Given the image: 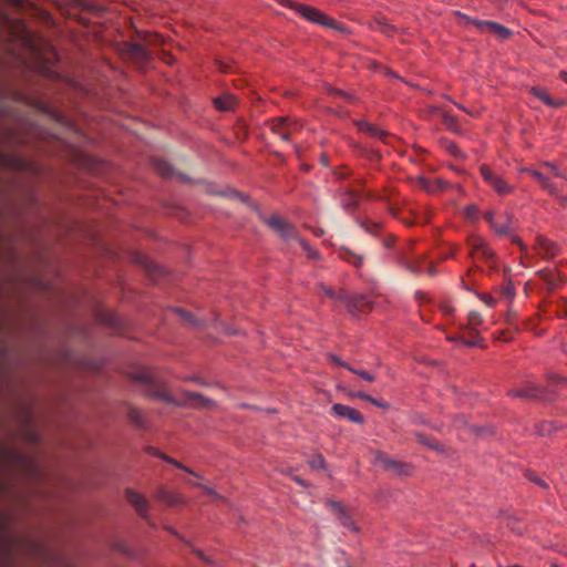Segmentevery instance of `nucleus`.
Here are the masks:
<instances>
[{
  "instance_id": "22",
  "label": "nucleus",
  "mask_w": 567,
  "mask_h": 567,
  "mask_svg": "<svg viewBox=\"0 0 567 567\" xmlns=\"http://www.w3.org/2000/svg\"><path fill=\"white\" fill-rule=\"evenodd\" d=\"M329 506L338 514V517L343 526L354 529L350 516L344 512L339 503L330 501Z\"/></svg>"
},
{
  "instance_id": "63",
  "label": "nucleus",
  "mask_w": 567,
  "mask_h": 567,
  "mask_svg": "<svg viewBox=\"0 0 567 567\" xmlns=\"http://www.w3.org/2000/svg\"><path fill=\"white\" fill-rule=\"evenodd\" d=\"M455 257V250L453 249L449 255H446L444 258H454Z\"/></svg>"
},
{
  "instance_id": "62",
  "label": "nucleus",
  "mask_w": 567,
  "mask_h": 567,
  "mask_svg": "<svg viewBox=\"0 0 567 567\" xmlns=\"http://www.w3.org/2000/svg\"><path fill=\"white\" fill-rule=\"evenodd\" d=\"M560 79L564 80L565 82H567V72L566 71L560 72Z\"/></svg>"
},
{
  "instance_id": "38",
  "label": "nucleus",
  "mask_w": 567,
  "mask_h": 567,
  "mask_svg": "<svg viewBox=\"0 0 567 567\" xmlns=\"http://www.w3.org/2000/svg\"><path fill=\"white\" fill-rule=\"evenodd\" d=\"M526 477L530 481L537 484L538 486L543 488H547L548 484L540 477H538L534 472H527Z\"/></svg>"
},
{
  "instance_id": "8",
  "label": "nucleus",
  "mask_w": 567,
  "mask_h": 567,
  "mask_svg": "<svg viewBox=\"0 0 567 567\" xmlns=\"http://www.w3.org/2000/svg\"><path fill=\"white\" fill-rule=\"evenodd\" d=\"M122 54L141 65L147 63L150 59L148 52L140 43H124Z\"/></svg>"
},
{
  "instance_id": "55",
  "label": "nucleus",
  "mask_w": 567,
  "mask_h": 567,
  "mask_svg": "<svg viewBox=\"0 0 567 567\" xmlns=\"http://www.w3.org/2000/svg\"><path fill=\"white\" fill-rule=\"evenodd\" d=\"M457 340H460L463 344H466V346H472V347L476 346L475 341L465 340L462 337L457 338Z\"/></svg>"
},
{
  "instance_id": "37",
  "label": "nucleus",
  "mask_w": 567,
  "mask_h": 567,
  "mask_svg": "<svg viewBox=\"0 0 567 567\" xmlns=\"http://www.w3.org/2000/svg\"><path fill=\"white\" fill-rule=\"evenodd\" d=\"M405 268L413 274H421L423 271L421 261H408Z\"/></svg>"
},
{
  "instance_id": "53",
  "label": "nucleus",
  "mask_w": 567,
  "mask_h": 567,
  "mask_svg": "<svg viewBox=\"0 0 567 567\" xmlns=\"http://www.w3.org/2000/svg\"><path fill=\"white\" fill-rule=\"evenodd\" d=\"M332 93L336 94V95H339V96H342L349 101H352V96H350L348 93L341 91V90H338V89H334L332 90Z\"/></svg>"
},
{
  "instance_id": "64",
  "label": "nucleus",
  "mask_w": 567,
  "mask_h": 567,
  "mask_svg": "<svg viewBox=\"0 0 567 567\" xmlns=\"http://www.w3.org/2000/svg\"><path fill=\"white\" fill-rule=\"evenodd\" d=\"M347 176H348V174H347V173H340V174H338V177H339V178H346Z\"/></svg>"
},
{
  "instance_id": "30",
  "label": "nucleus",
  "mask_w": 567,
  "mask_h": 567,
  "mask_svg": "<svg viewBox=\"0 0 567 567\" xmlns=\"http://www.w3.org/2000/svg\"><path fill=\"white\" fill-rule=\"evenodd\" d=\"M175 311L178 313V316L181 318H183L189 324H192L194 327H202L203 326L202 321L195 319L194 316L192 313L187 312L186 310H183L181 308H176Z\"/></svg>"
},
{
  "instance_id": "52",
  "label": "nucleus",
  "mask_w": 567,
  "mask_h": 567,
  "mask_svg": "<svg viewBox=\"0 0 567 567\" xmlns=\"http://www.w3.org/2000/svg\"><path fill=\"white\" fill-rule=\"evenodd\" d=\"M549 383H558V382H565L566 380L557 374H549L548 375Z\"/></svg>"
},
{
  "instance_id": "5",
  "label": "nucleus",
  "mask_w": 567,
  "mask_h": 567,
  "mask_svg": "<svg viewBox=\"0 0 567 567\" xmlns=\"http://www.w3.org/2000/svg\"><path fill=\"white\" fill-rule=\"evenodd\" d=\"M508 394L524 400L547 399V389L527 381L523 386L509 390Z\"/></svg>"
},
{
  "instance_id": "21",
  "label": "nucleus",
  "mask_w": 567,
  "mask_h": 567,
  "mask_svg": "<svg viewBox=\"0 0 567 567\" xmlns=\"http://www.w3.org/2000/svg\"><path fill=\"white\" fill-rule=\"evenodd\" d=\"M497 224L493 228L498 235H508L513 229V218L508 214H504L497 219Z\"/></svg>"
},
{
  "instance_id": "27",
  "label": "nucleus",
  "mask_w": 567,
  "mask_h": 567,
  "mask_svg": "<svg viewBox=\"0 0 567 567\" xmlns=\"http://www.w3.org/2000/svg\"><path fill=\"white\" fill-rule=\"evenodd\" d=\"M455 14L457 17H460L465 23H472L474 24L477 29L480 30H485V29H488L489 30V23L492 21H483V20H477V19H473L460 11H456Z\"/></svg>"
},
{
  "instance_id": "43",
  "label": "nucleus",
  "mask_w": 567,
  "mask_h": 567,
  "mask_svg": "<svg viewBox=\"0 0 567 567\" xmlns=\"http://www.w3.org/2000/svg\"><path fill=\"white\" fill-rule=\"evenodd\" d=\"M329 359L332 363L339 365V367H343L348 370V367H351L350 364L346 363L341 358L334 355V354H330L329 355Z\"/></svg>"
},
{
  "instance_id": "48",
  "label": "nucleus",
  "mask_w": 567,
  "mask_h": 567,
  "mask_svg": "<svg viewBox=\"0 0 567 567\" xmlns=\"http://www.w3.org/2000/svg\"><path fill=\"white\" fill-rule=\"evenodd\" d=\"M368 402H370L371 404H373L378 408H382V409H386L389 406V404L386 402L379 401L372 396H370V400Z\"/></svg>"
},
{
  "instance_id": "17",
  "label": "nucleus",
  "mask_w": 567,
  "mask_h": 567,
  "mask_svg": "<svg viewBox=\"0 0 567 567\" xmlns=\"http://www.w3.org/2000/svg\"><path fill=\"white\" fill-rule=\"evenodd\" d=\"M357 127L360 132L367 133L370 136L382 140V141H385V138L388 137V133L385 131H382V130L375 127L374 125H372L371 123H368L364 121L357 122Z\"/></svg>"
},
{
  "instance_id": "23",
  "label": "nucleus",
  "mask_w": 567,
  "mask_h": 567,
  "mask_svg": "<svg viewBox=\"0 0 567 567\" xmlns=\"http://www.w3.org/2000/svg\"><path fill=\"white\" fill-rule=\"evenodd\" d=\"M155 497L167 504V505H176L178 503H181V497L165 488H159L155 495Z\"/></svg>"
},
{
  "instance_id": "4",
  "label": "nucleus",
  "mask_w": 567,
  "mask_h": 567,
  "mask_svg": "<svg viewBox=\"0 0 567 567\" xmlns=\"http://www.w3.org/2000/svg\"><path fill=\"white\" fill-rule=\"evenodd\" d=\"M293 10H296L305 19L312 21L317 24L342 30L334 19L326 16L323 12L313 7L297 3Z\"/></svg>"
},
{
  "instance_id": "44",
  "label": "nucleus",
  "mask_w": 567,
  "mask_h": 567,
  "mask_svg": "<svg viewBox=\"0 0 567 567\" xmlns=\"http://www.w3.org/2000/svg\"><path fill=\"white\" fill-rule=\"evenodd\" d=\"M484 218L485 220L489 224V226L492 228L495 227V225L497 224V219H495V216H494V213L493 212H486L485 215H484Z\"/></svg>"
},
{
  "instance_id": "29",
  "label": "nucleus",
  "mask_w": 567,
  "mask_h": 567,
  "mask_svg": "<svg viewBox=\"0 0 567 567\" xmlns=\"http://www.w3.org/2000/svg\"><path fill=\"white\" fill-rule=\"evenodd\" d=\"M348 371L361 378L363 381L372 383L375 381V375L367 370L348 367Z\"/></svg>"
},
{
  "instance_id": "32",
  "label": "nucleus",
  "mask_w": 567,
  "mask_h": 567,
  "mask_svg": "<svg viewBox=\"0 0 567 567\" xmlns=\"http://www.w3.org/2000/svg\"><path fill=\"white\" fill-rule=\"evenodd\" d=\"M440 115L442 116L443 122L450 130H455L456 120L455 117L447 111H440Z\"/></svg>"
},
{
  "instance_id": "28",
  "label": "nucleus",
  "mask_w": 567,
  "mask_h": 567,
  "mask_svg": "<svg viewBox=\"0 0 567 567\" xmlns=\"http://www.w3.org/2000/svg\"><path fill=\"white\" fill-rule=\"evenodd\" d=\"M489 31L499 39H507L511 35V31L506 27L494 21L489 23Z\"/></svg>"
},
{
  "instance_id": "47",
  "label": "nucleus",
  "mask_w": 567,
  "mask_h": 567,
  "mask_svg": "<svg viewBox=\"0 0 567 567\" xmlns=\"http://www.w3.org/2000/svg\"><path fill=\"white\" fill-rule=\"evenodd\" d=\"M446 148L454 156H460L461 155L460 148L455 144H453V143H449Z\"/></svg>"
},
{
  "instance_id": "15",
  "label": "nucleus",
  "mask_w": 567,
  "mask_h": 567,
  "mask_svg": "<svg viewBox=\"0 0 567 567\" xmlns=\"http://www.w3.org/2000/svg\"><path fill=\"white\" fill-rule=\"evenodd\" d=\"M270 130L274 134L278 135L282 141L291 138V130L287 126V117H280L270 122Z\"/></svg>"
},
{
  "instance_id": "24",
  "label": "nucleus",
  "mask_w": 567,
  "mask_h": 567,
  "mask_svg": "<svg viewBox=\"0 0 567 567\" xmlns=\"http://www.w3.org/2000/svg\"><path fill=\"white\" fill-rule=\"evenodd\" d=\"M215 106L220 111H230L236 104V99L233 95H223L214 100Z\"/></svg>"
},
{
  "instance_id": "49",
  "label": "nucleus",
  "mask_w": 567,
  "mask_h": 567,
  "mask_svg": "<svg viewBox=\"0 0 567 567\" xmlns=\"http://www.w3.org/2000/svg\"><path fill=\"white\" fill-rule=\"evenodd\" d=\"M280 6L282 7H287V8H290V9H295L296 7V2H293L292 0H276Z\"/></svg>"
},
{
  "instance_id": "13",
  "label": "nucleus",
  "mask_w": 567,
  "mask_h": 567,
  "mask_svg": "<svg viewBox=\"0 0 567 567\" xmlns=\"http://www.w3.org/2000/svg\"><path fill=\"white\" fill-rule=\"evenodd\" d=\"M126 498L142 517H147L148 503L141 494L133 489H127Z\"/></svg>"
},
{
  "instance_id": "61",
  "label": "nucleus",
  "mask_w": 567,
  "mask_h": 567,
  "mask_svg": "<svg viewBox=\"0 0 567 567\" xmlns=\"http://www.w3.org/2000/svg\"><path fill=\"white\" fill-rule=\"evenodd\" d=\"M367 197L371 198V199H383L381 196H379V197L374 196V194H372L371 192L367 193Z\"/></svg>"
},
{
  "instance_id": "41",
  "label": "nucleus",
  "mask_w": 567,
  "mask_h": 567,
  "mask_svg": "<svg viewBox=\"0 0 567 567\" xmlns=\"http://www.w3.org/2000/svg\"><path fill=\"white\" fill-rule=\"evenodd\" d=\"M545 167L548 168L554 176L565 178V175L561 173V171L558 169L554 164L545 163Z\"/></svg>"
},
{
  "instance_id": "39",
  "label": "nucleus",
  "mask_w": 567,
  "mask_h": 567,
  "mask_svg": "<svg viewBox=\"0 0 567 567\" xmlns=\"http://www.w3.org/2000/svg\"><path fill=\"white\" fill-rule=\"evenodd\" d=\"M483 321L482 316L477 311H471L468 313V323L473 327L481 324Z\"/></svg>"
},
{
  "instance_id": "59",
  "label": "nucleus",
  "mask_w": 567,
  "mask_h": 567,
  "mask_svg": "<svg viewBox=\"0 0 567 567\" xmlns=\"http://www.w3.org/2000/svg\"><path fill=\"white\" fill-rule=\"evenodd\" d=\"M392 244H393V238H391V237L383 240V245L386 248H390L392 246Z\"/></svg>"
},
{
  "instance_id": "26",
  "label": "nucleus",
  "mask_w": 567,
  "mask_h": 567,
  "mask_svg": "<svg viewBox=\"0 0 567 567\" xmlns=\"http://www.w3.org/2000/svg\"><path fill=\"white\" fill-rule=\"evenodd\" d=\"M151 453H153L154 455L158 456L159 458L164 460L165 462L174 465L175 467L179 468V470H183L184 472L190 474V475H194L196 477H198V474H196L195 472H193L189 467L185 466L184 464H182L181 462L176 461L175 458H172L169 457L168 455L166 454H163V453H159V452H155L154 449H150Z\"/></svg>"
},
{
  "instance_id": "25",
  "label": "nucleus",
  "mask_w": 567,
  "mask_h": 567,
  "mask_svg": "<svg viewBox=\"0 0 567 567\" xmlns=\"http://www.w3.org/2000/svg\"><path fill=\"white\" fill-rule=\"evenodd\" d=\"M535 430L538 435L546 436L551 435L555 431H557L558 425L554 421H543L535 425Z\"/></svg>"
},
{
  "instance_id": "16",
  "label": "nucleus",
  "mask_w": 567,
  "mask_h": 567,
  "mask_svg": "<svg viewBox=\"0 0 567 567\" xmlns=\"http://www.w3.org/2000/svg\"><path fill=\"white\" fill-rule=\"evenodd\" d=\"M417 186L424 189L427 193H435L437 190H443L446 187V183L441 178H435L434 181L426 179L424 177H419L416 179Z\"/></svg>"
},
{
  "instance_id": "3",
  "label": "nucleus",
  "mask_w": 567,
  "mask_h": 567,
  "mask_svg": "<svg viewBox=\"0 0 567 567\" xmlns=\"http://www.w3.org/2000/svg\"><path fill=\"white\" fill-rule=\"evenodd\" d=\"M466 246L468 247V257L474 261H484L489 268L495 269L496 256L487 241L475 234L468 235L466 238Z\"/></svg>"
},
{
  "instance_id": "19",
  "label": "nucleus",
  "mask_w": 567,
  "mask_h": 567,
  "mask_svg": "<svg viewBox=\"0 0 567 567\" xmlns=\"http://www.w3.org/2000/svg\"><path fill=\"white\" fill-rule=\"evenodd\" d=\"M339 257L357 268H360L363 264V256L355 254L349 248H340Z\"/></svg>"
},
{
  "instance_id": "35",
  "label": "nucleus",
  "mask_w": 567,
  "mask_h": 567,
  "mask_svg": "<svg viewBox=\"0 0 567 567\" xmlns=\"http://www.w3.org/2000/svg\"><path fill=\"white\" fill-rule=\"evenodd\" d=\"M187 483L190 484L192 486L200 487L204 491V493L208 496H213L216 499L221 498V496L218 493H216L213 488H210L206 485H202V484L193 482V481H187Z\"/></svg>"
},
{
  "instance_id": "54",
  "label": "nucleus",
  "mask_w": 567,
  "mask_h": 567,
  "mask_svg": "<svg viewBox=\"0 0 567 567\" xmlns=\"http://www.w3.org/2000/svg\"><path fill=\"white\" fill-rule=\"evenodd\" d=\"M426 270L430 276H435L436 270L433 265H427L426 267H423V271Z\"/></svg>"
},
{
  "instance_id": "6",
  "label": "nucleus",
  "mask_w": 567,
  "mask_h": 567,
  "mask_svg": "<svg viewBox=\"0 0 567 567\" xmlns=\"http://www.w3.org/2000/svg\"><path fill=\"white\" fill-rule=\"evenodd\" d=\"M481 174L484 181L498 194L507 195L512 193L513 187L499 175L493 172L488 166H481Z\"/></svg>"
},
{
  "instance_id": "40",
  "label": "nucleus",
  "mask_w": 567,
  "mask_h": 567,
  "mask_svg": "<svg viewBox=\"0 0 567 567\" xmlns=\"http://www.w3.org/2000/svg\"><path fill=\"white\" fill-rule=\"evenodd\" d=\"M287 126L291 130V137L295 136L301 128V124L297 121H291L287 117Z\"/></svg>"
},
{
  "instance_id": "36",
  "label": "nucleus",
  "mask_w": 567,
  "mask_h": 567,
  "mask_svg": "<svg viewBox=\"0 0 567 567\" xmlns=\"http://www.w3.org/2000/svg\"><path fill=\"white\" fill-rule=\"evenodd\" d=\"M360 226L371 235H378L380 225L373 221H361Z\"/></svg>"
},
{
  "instance_id": "58",
  "label": "nucleus",
  "mask_w": 567,
  "mask_h": 567,
  "mask_svg": "<svg viewBox=\"0 0 567 567\" xmlns=\"http://www.w3.org/2000/svg\"><path fill=\"white\" fill-rule=\"evenodd\" d=\"M504 293L507 296V297H512L514 295V289L512 287H506L504 289Z\"/></svg>"
},
{
  "instance_id": "11",
  "label": "nucleus",
  "mask_w": 567,
  "mask_h": 567,
  "mask_svg": "<svg viewBox=\"0 0 567 567\" xmlns=\"http://www.w3.org/2000/svg\"><path fill=\"white\" fill-rule=\"evenodd\" d=\"M267 225L278 233L282 238H291L295 235L293 227L279 216H271L267 219Z\"/></svg>"
},
{
  "instance_id": "14",
  "label": "nucleus",
  "mask_w": 567,
  "mask_h": 567,
  "mask_svg": "<svg viewBox=\"0 0 567 567\" xmlns=\"http://www.w3.org/2000/svg\"><path fill=\"white\" fill-rule=\"evenodd\" d=\"M536 245L539 252L546 258H553L559 254V247L554 241L545 237H537Z\"/></svg>"
},
{
  "instance_id": "45",
  "label": "nucleus",
  "mask_w": 567,
  "mask_h": 567,
  "mask_svg": "<svg viewBox=\"0 0 567 567\" xmlns=\"http://www.w3.org/2000/svg\"><path fill=\"white\" fill-rule=\"evenodd\" d=\"M538 275H539L543 279L547 280L549 284H551V282L554 281L553 274H551V271H549V270H545V269H543V270L538 271Z\"/></svg>"
},
{
  "instance_id": "56",
  "label": "nucleus",
  "mask_w": 567,
  "mask_h": 567,
  "mask_svg": "<svg viewBox=\"0 0 567 567\" xmlns=\"http://www.w3.org/2000/svg\"><path fill=\"white\" fill-rule=\"evenodd\" d=\"M483 300H484V302H485L486 305H488L489 307H492V306H493V303H494V299H493L491 296H485V297L483 298Z\"/></svg>"
},
{
  "instance_id": "1",
  "label": "nucleus",
  "mask_w": 567,
  "mask_h": 567,
  "mask_svg": "<svg viewBox=\"0 0 567 567\" xmlns=\"http://www.w3.org/2000/svg\"><path fill=\"white\" fill-rule=\"evenodd\" d=\"M134 379L138 382L147 384L150 386V394L164 402L176 405H190L195 408H208L213 405V401L210 399L192 391H183L184 400L182 402L176 401L171 394H168L155 382L153 374L147 371L136 373Z\"/></svg>"
},
{
  "instance_id": "50",
  "label": "nucleus",
  "mask_w": 567,
  "mask_h": 567,
  "mask_svg": "<svg viewBox=\"0 0 567 567\" xmlns=\"http://www.w3.org/2000/svg\"><path fill=\"white\" fill-rule=\"evenodd\" d=\"M280 6L282 7H287V8H290V9H295L296 7V2H293L292 0H276Z\"/></svg>"
},
{
  "instance_id": "51",
  "label": "nucleus",
  "mask_w": 567,
  "mask_h": 567,
  "mask_svg": "<svg viewBox=\"0 0 567 567\" xmlns=\"http://www.w3.org/2000/svg\"><path fill=\"white\" fill-rule=\"evenodd\" d=\"M465 214L467 217L473 218L477 214V207L476 206H468L465 210Z\"/></svg>"
},
{
  "instance_id": "42",
  "label": "nucleus",
  "mask_w": 567,
  "mask_h": 567,
  "mask_svg": "<svg viewBox=\"0 0 567 567\" xmlns=\"http://www.w3.org/2000/svg\"><path fill=\"white\" fill-rule=\"evenodd\" d=\"M377 23L379 24L380 27V31L384 34H390L393 30V27L390 25L389 23L384 22V21H380L378 20Z\"/></svg>"
},
{
  "instance_id": "18",
  "label": "nucleus",
  "mask_w": 567,
  "mask_h": 567,
  "mask_svg": "<svg viewBox=\"0 0 567 567\" xmlns=\"http://www.w3.org/2000/svg\"><path fill=\"white\" fill-rule=\"evenodd\" d=\"M530 175L543 186L545 190H547L550 195H557L558 188L555 184H553L548 176H546L543 172L539 171H530Z\"/></svg>"
},
{
  "instance_id": "7",
  "label": "nucleus",
  "mask_w": 567,
  "mask_h": 567,
  "mask_svg": "<svg viewBox=\"0 0 567 567\" xmlns=\"http://www.w3.org/2000/svg\"><path fill=\"white\" fill-rule=\"evenodd\" d=\"M374 463L382 466L384 470L398 475L409 474V466L402 462L390 458L384 453L378 452L374 457Z\"/></svg>"
},
{
  "instance_id": "34",
  "label": "nucleus",
  "mask_w": 567,
  "mask_h": 567,
  "mask_svg": "<svg viewBox=\"0 0 567 567\" xmlns=\"http://www.w3.org/2000/svg\"><path fill=\"white\" fill-rule=\"evenodd\" d=\"M128 419L136 426H143L142 414H141V412L137 409H130V411H128Z\"/></svg>"
},
{
  "instance_id": "20",
  "label": "nucleus",
  "mask_w": 567,
  "mask_h": 567,
  "mask_svg": "<svg viewBox=\"0 0 567 567\" xmlns=\"http://www.w3.org/2000/svg\"><path fill=\"white\" fill-rule=\"evenodd\" d=\"M530 93L550 107H558L564 104L563 101H555L554 99H551V96L540 87H532Z\"/></svg>"
},
{
  "instance_id": "60",
  "label": "nucleus",
  "mask_w": 567,
  "mask_h": 567,
  "mask_svg": "<svg viewBox=\"0 0 567 567\" xmlns=\"http://www.w3.org/2000/svg\"><path fill=\"white\" fill-rule=\"evenodd\" d=\"M293 481H295L296 483H298L299 485H301V486H306L305 481H303L302 478H300L299 476H295V477H293Z\"/></svg>"
},
{
  "instance_id": "31",
  "label": "nucleus",
  "mask_w": 567,
  "mask_h": 567,
  "mask_svg": "<svg viewBox=\"0 0 567 567\" xmlns=\"http://www.w3.org/2000/svg\"><path fill=\"white\" fill-rule=\"evenodd\" d=\"M416 440L419 443L426 445L427 447L435 450V451H442L440 444L431 439H429L426 435L422 433L416 434Z\"/></svg>"
},
{
  "instance_id": "12",
  "label": "nucleus",
  "mask_w": 567,
  "mask_h": 567,
  "mask_svg": "<svg viewBox=\"0 0 567 567\" xmlns=\"http://www.w3.org/2000/svg\"><path fill=\"white\" fill-rule=\"evenodd\" d=\"M360 198L361 194L358 190L347 188L340 195L341 207L346 212H352L358 207Z\"/></svg>"
},
{
  "instance_id": "33",
  "label": "nucleus",
  "mask_w": 567,
  "mask_h": 567,
  "mask_svg": "<svg viewBox=\"0 0 567 567\" xmlns=\"http://www.w3.org/2000/svg\"><path fill=\"white\" fill-rule=\"evenodd\" d=\"M309 465L313 470H321L326 466V461L322 455L318 454L309 460Z\"/></svg>"
},
{
  "instance_id": "10",
  "label": "nucleus",
  "mask_w": 567,
  "mask_h": 567,
  "mask_svg": "<svg viewBox=\"0 0 567 567\" xmlns=\"http://www.w3.org/2000/svg\"><path fill=\"white\" fill-rule=\"evenodd\" d=\"M153 167L157 174L162 177L171 179L177 178L178 181L186 182L187 178L184 174L176 172L173 166L164 159L155 158L153 161Z\"/></svg>"
},
{
  "instance_id": "9",
  "label": "nucleus",
  "mask_w": 567,
  "mask_h": 567,
  "mask_svg": "<svg viewBox=\"0 0 567 567\" xmlns=\"http://www.w3.org/2000/svg\"><path fill=\"white\" fill-rule=\"evenodd\" d=\"M331 413L338 417L346 419L352 423L362 424L364 422L363 415L351 406L336 403L331 406Z\"/></svg>"
},
{
  "instance_id": "57",
  "label": "nucleus",
  "mask_w": 567,
  "mask_h": 567,
  "mask_svg": "<svg viewBox=\"0 0 567 567\" xmlns=\"http://www.w3.org/2000/svg\"><path fill=\"white\" fill-rule=\"evenodd\" d=\"M512 243L518 245L522 249L524 248L523 243L518 237H512Z\"/></svg>"
},
{
  "instance_id": "2",
  "label": "nucleus",
  "mask_w": 567,
  "mask_h": 567,
  "mask_svg": "<svg viewBox=\"0 0 567 567\" xmlns=\"http://www.w3.org/2000/svg\"><path fill=\"white\" fill-rule=\"evenodd\" d=\"M319 289L326 297L344 303L351 315H358L371 309V301L367 296H349L344 291L337 292L324 285H320Z\"/></svg>"
},
{
  "instance_id": "46",
  "label": "nucleus",
  "mask_w": 567,
  "mask_h": 567,
  "mask_svg": "<svg viewBox=\"0 0 567 567\" xmlns=\"http://www.w3.org/2000/svg\"><path fill=\"white\" fill-rule=\"evenodd\" d=\"M349 396L351 398H358V399H362V400H365V401H369L370 400V396L369 394L364 393V392H361V391H358V392H349Z\"/></svg>"
}]
</instances>
